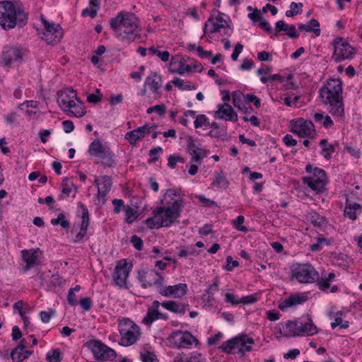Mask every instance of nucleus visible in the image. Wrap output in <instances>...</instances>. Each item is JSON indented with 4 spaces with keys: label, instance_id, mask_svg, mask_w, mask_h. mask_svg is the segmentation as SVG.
<instances>
[{
    "label": "nucleus",
    "instance_id": "obj_1",
    "mask_svg": "<svg viewBox=\"0 0 362 362\" xmlns=\"http://www.w3.org/2000/svg\"><path fill=\"white\" fill-rule=\"evenodd\" d=\"M180 189H167L160 199L161 206H157L152 211V216L146 219L145 223L150 229L170 227L180 218L185 201L180 195Z\"/></svg>",
    "mask_w": 362,
    "mask_h": 362
},
{
    "label": "nucleus",
    "instance_id": "obj_2",
    "mask_svg": "<svg viewBox=\"0 0 362 362\" xmlns=\"http://www.w3.org/2000/svg\"><path fill=\"white\" fill-rule=\"evenodd\" d=\"M342 82L339 78H329L319 90V98L334 117L341 118L344 115L342 97Z\"/></svg>",
    "mask_w": 362,
    "mask_h": 362
},
{
    "label": "nucleus",
    "instance_id": "obj_3",
    "mask_svg": "<svg viewBox=\"0 0 362 362\" xmlns=\"http://www.w3.org/2000/svg\"><path fill=\"white\" fill-rule=\"evenodd\" d=\"M115 36L122 42H132L141 37L139 19L131 12L121 11L110 20Z\"/></svg>",
    "mask_w": 362,
    "mask_h": 362
},
{
    "label": "nucleus",
    "instance_id": "obj_4",
    "mask_svg": "<svg viewBox=\"0 0 362 362\" xmlns=\"http://www.w3.org/2000/svg\"><path fill=\"white\" fill-rule=\"evenodd\" d=\"M28 22L25 11L10 1H0V26L5 30L24 26Z\"/></svg>",
    "mask_w": 362,
    "mask_h": 362
},
{
    "label": "nucleus",
    "instance_id": "obj_5",
    "mask_svg": "<svg viewBox=\"0 0 362 362\" xmlns=\"http://www.w3.org/2000/svg\"><path fill=\"white\" fill-rule=\"evenodd\" d=\"M57 103L60 108L69 116L81 117L86 114L82 102L77 98L76 90L72 88L59 91Z\"/></svg>",
    "mask_w": 362,
    "mask_h": 362
},
{
    "label": "nucleus",
    "instance_id": "obj_6",
    "mask_svg": "<svg viewBox=\"0 0 362 362\" xmlns=\"http://www.w3.org/2000/svg\"><path fill=\"white\" fill-rule=\"evenodd\" d=\"M255 344V340L247 337L246 334H240L230 339L223 342L220 349L226 354H240L244 356L246 352L252 351V346Z\"/></svg>",
    "mask_w": 362,
    "mask_h": 362
},
{
    "label": "nucleus",
    "instance_id": "obj_7",
    "mask_svg": "<svg viewBox=\"0 0 362 362\" xmlns=\"http://www.w3.org/2000/svg\"><path fill=\"white\" fill-rule=\"evenodd\" d=\"M118 330L121 337L119 344L122 346H131L140 339V327L129 318L123 317L119 320Z\"/></svg>",
    "mask_w": 362,
    "mask_h": 362
},
{
    "label": "nucleus",
    "instance_id": "obj_8",
    "mask_svg": "<svg viewBox=\"0 0 362 362\" xmlns=\"http://www.w3.org/2000/svg\"><path fill=\"white\" fill-rule=\"evenodd\" d=\"M305 170L310 175L303 177V182L317 193L323 192L327 183L326 172L317 167L313 168L310 164L306 165Z\"/></svg>",
    "mask_w": 362,
    "mask_h": 362
},
{
    "label": "nucleus",
    "instance_id": "obj_9",
    "mask_svg": "<svg viewBox=\"0 0 362 362\" xmlns=\"http://www.w3.org/2000/svg\"><path fill=\"white\" fill-rule=\"evenodd\" d=\"M137 279L142 288L156 287L159 291L164 284L165 277L154 269H147L138 271Z\"/></svg>",
    "mask_w": 362,
    "mask_h": 362
},
{
    "label": "nucleus",
    "instance_id": "obj_10",
    "mask_svg": "<svg viewBox=\"0 0 362 362\" xmlns=\"http://www.w3.org/2000/svg\"><path fill=\"white\" fill-rule=\"evenodd\" d=\"M222 30L224 36H230L233 33V28L222 14H218L215 18H209L204 23V33L209 38H212L216 33H221Z\"/></svg>",
    "mask_w": 362,
    "mask_h": 362
},
{
    "label": "nucleus",
    "instance_id": "obj_11",
    "mask_svg": "<svg viewBox=\"0 0 362 362\" xmlns=\"http://www.w3.org/2000/svg\"><path fill=\"white\" fill-rule=\"evenodd\" d=\"M167 339L173 347L177 349H190L193 344H199L198 339L188 331H173Z\"/></svg>",
    "mask_w": 362,
    "mask_h": 362
},
{
    "label": "nucleus",
    "instance_id": "obj_12",
    "mask_svg": "<svg viewBox=\"0 0 362 362\" xmlns=\"http://www.w3.org/2000/svg\"><path fill=\"white\" fill-rule=\"evenodd\" d=\"M45 31L42 33L41 39L48 44L58 43L63 37V30L59 23H50L44 16H40Z\"/></svg>",
    "mask_w": 362,
    "mask_h": 362
},
{
    "label": "nucleus",
    "instance_id": "obj_13",
    "mask_svg": "<svg viewBox=\"0 0 362 362\" xmlns=\"http://www.w3.org/2000/svg\"><path fill=\"white\" fill-rule=\"evenodd\" d=\"M292 277L302 284H312L318 279L319 274L311 264H297L292 269Z\"/></svg>",
    "mask_w": 362,
    "mask_h": 362
},
{
    "label": "nucleus",
    "instance_id": "obj_14",
    "mask_svg": "<svg viewBox=\"0 0 362 362\" xmlns=\"http://www.w3.org/2000/svg\"><path fill=\"white\" fill-rule=\"evenodd\" d=\"M334 53L332 59L337 62H341L345 59L352 58L355 54L354 48L352 47L343 37H336L333 42Z\"/></svg>",
    "mask_w": 362,
    "mask_h": 362
},
{
    "label": "nucleus",
    "instance_id": "obj_15",
    "mask_svg": "<svg viewBox=\"0 0 362 362\" xmlns=\"http://www.w3.org/2000/svg\"><path fill=\"white\" fill-rule=\"evenodd\" d=\"M78 214L81 216V221L79 226L74 225L71 233L76 231V235L73 238L74 243H80L83 240L87 234V230L90 224V217L88 210L85 204L79 202L78 203Z\"/></svg>",
    "mask_w": 362,
    "mask_h": 362
},
{
    "label": "nucleus",
    "instance_id": "obj_16",
    "mask_svg": "<svg viewBox=\"0 0 362 362\" xmlns=\"http://www.w3.org/2000/svg\"><path fill=\"white\" fill-rule=\"evenodd\" d=\"M291 131L300 137L313 139L315 136V126L312 121L303 118L291 121Z\"/></svg>",
    "mask_w": 362,
    "mask_h": 362
},
{
    "label": "nucleus",
    "instance_id": "obj_17",
    "mask_svg": "<svg viewBox=\"0 0 362 362\" xmlns=\"http://www.w3.org/2000/svg\"><path fill=\"white\" fill-rule=\"evenodd\" d=\"M86 346L97 359H112L116 356L115 350L106 346L99 340H89L86 342Z\"/></svg>",
    "mask_w": 362,
    "mask_h": 362
},
{
    "label": "nucleus",
    "instance_id": "obj_18",
    "mask_svg": "<svg viewBox=\"0 0 362 362\" xmlns=\"http://www.w3.org/2000/svg\"><path fill=\"white\" fill-rule=\"evenodd\" d=\"M132 267V264L128 262L126 259H122L117 263L112 274V279L117 286L120 288L126 287L127 279Z\"/></svg>",
    "mask_w": 362,
    "mask_h": 362
},
{
    "label": "nucleus",
    "instance_id": "obj_19",
    "mask_svg": "<svg viewBox=\"0 0 362 362\" xmlns=\"http://www.w3.org/2000/svg\"><path fill=\"white\" fill-rule=\"evenodd\" d=\"M23 56L21 48L18 47H7L3 51L0 63L5 66H11L14 62H21L23 60Z\"/></svg>",
    "mask_w": 362,
    "mask_h": 362
},
{
    "label": "nucleus",
    "instance_id": "obj_20",
    "mask_svg": "<svg viewBox=\"0 0 362 362\" xmlns=\"http://www.w3.org/2000/svg\"><path fill=\"white\" fill-rule=\"evenodd\" d=\"M161 303L158 300H154L152 305L148 308L146 315L144 317L142 322L146 326H151L152 323L159 319L167 320L168 316L165 313L159 311Z\"/></svg>",
    "mask_w": 362,
    "mask_h": 362
},
{
    "label": "nucleus",
    "instance_id": "obj_21",
    "mask_svg": "<svg viewBox=\"0 0 362 362\" xmlns=\"http://www.w3.org/2000/svg\"><path fill=\"white\" fill-rule=\"evenodd\" d=\"M187 291V285L186 284H178L174 286H162L158 293L165 297L180 298L185 296Z\"/></svg>",
    "mask_w": 362,
    "mask_h": 362
},
{
    "label": "nucleus",
    "instance_id": "obj_22",
    "mask_svg": "<svg viewBox=\"0 0 362 362\" xmlns=\"http://www.w3.org/2000/svg\"><path fill=\"white\" fill-rule=\"evenodd\" d=\"M95 184L98 187L97 197L99 203L105 204L106 196L112 187V181L109 176H103L95 180Z\"/></svg>",
    "mask_w": 362,
    "mask_h": 362
},
{
    "label": "nucleus",
    "instance_id": "obj_23",
    "mask_svg": "<svg viewBox=\"0 0 362 362\" xmlns=\"http://www.w3.org/2000/svg\"><path fill=\"white\" fill-rule=\"evenodd\" d=\"M144 85L148 87L156 100L160 98L161 94L160 93V88L162 86V78L159 74L156 72H152L146 77Z\"/></svg>",
    "mask_w": 362,
    "mask_h": 362
},
{
    "label": "nucleus",
    "instance_id": "obj_24",
    "mask_svg": "<svg viewBox=\"0 0 362 362\" xmlns=\"http://www.w3.org/2000/svg\"><path fill=\"white\" fill-rule=\"evenodd\" d=\"M156 127L149 126L145 124L142 127H139L132 131L127 132L124 136V138L128 140L131 144H135L136 141L144 138L146 135L148 134L151 129Z\"/></svg>",
    "mask_w": 362,
    "mask_h": 362
},
{
    "label": "nucleus",
    "instance_id": "obj_25",
    "mask_svg": "<svg viewBox=\"0 0 362 362\" xmlns=\"http://www.w3.org/2000/svg\"><path fill=\"white\" fill-rule=\"evenodd\" d=\"M218 107V109L214 115L216 117L230 122H236L238 120V115L229 104H219Z\"/></svg>",
    "mask_w": 362,
    "mask_h": 362
},
{
    "label": "nucleus",
    "instance_id": "obj_26",
    "mask_svg": "<svg viewBox=\"0 0 362 362\" xmlns=\"http://www.w3.org/2000/svg\"><path fill=\"white\" fill-rule=\"evenodd\" d=\"M22 256L23 260L26 262V265L23 267L25 272L28 271L32 267L38 265L40 263L39 250H23Z\"/></svg>",
    "mask_w": 362,
    "mask_h": 362
},
{
    "label": "nucleus",
    "instance_id": "obj_27",
    "mask_svg": "<svg viewBox=\"0 0 362 362\" xmlns=\"http://www.w3.org/2000/svg\"><path fill=\"white\" fill-rule=\"evenodd\" d=\"M298 325V332L294 331L293 336L299 335H314L318 332L317 327L313 322L310 317H307L305 321H301Z\"/></svg>",
    "mask_w": 362,
    "mask_h": 362
},
{
    "label": "nucleus",
    "instance_id": "obj_28",
    "mask_svg": "<svg viewBox=\"0 0 362 362\" xmlns=\"http://www.w3.org/2000/svg\"><path fill=\"white\" fill-rule=\"evenodd\" d=\"M24 341L25 339L21 340L20 344L11 351V358L13 362H22L33 354V351L25 350Z\"/></svg>",
    "mask_w": 362,
    "mask_h": 362
},
{
    "label": "nucleus",
    "instance_id": "obj_29",
    "mask_svg": "<svg viewBox=\"0 0 362 362\" xmlns=\"http://www.w3.org/2000/svg\"><path fill=\"white\" fill-rule=\"evenodd\" d=\"M308 297L304 295L294 294L289 296L288 298H286L284 301H282L279 308L281 310H284L285 309L292 307L293 305H299L305 301H306Z\"/></svg>",
    "mask_w": 362,
    "mask_h": 362
},
{
    "label": "nucleus",
    "instance_id": "obj_30",
    "mask_svg": "<svg viewBox=\"0 0 362 362\" xmlns=\"http://www.w3.org/2000/svg\"><path fill=\"white\" fill-rule=\"evenodd\" d=\"M361 213V206L360 204L351 202L348 198L346 199V206L344 209V216L351 220L357 218V214Z\"/></svg>",
    "mask_w": 362,
    "mask_h": 362
},
{
    "label": "nucleus",
    "instance_id": "obj_31",
    "mask_svg": "<svg viewBox=\"0 0 362 362\" xmlns=\"http://www.w3.org/2000/svg\"><path fill=\"white\" fill-rule=\"evenodd\" d=\"M160 303L161 306H163L164 308L173 313L183 315L186 312V305L185 303H182L181 302L167 300Z\"/></svg>",
    "mask_w": 362,
    "mask_h": 362
},
{
    "label": "nucleus",
    "instance_id": "obj_32",
    "mask_svg": "<svg viewBox=\"0 0 362 362\" xmlns=\"http://www.w3.org/2000/svg\"><path fill=\"white\" fill-rule=\"evenodd\" d=\"M319 144L322 147L320 155L327 160L331 158L332 154L335 151L336 148L339 146L337 142L329 144L328 140L325 139H321Z\"/></svg>",
    "mask_w": 362,
    "mask_h": 362
},
{
    "label": "nucleus",
    "instance_id": "obj_33",
    "mask_svg": "<svg viewBox=\"0 0 362 362\" xmlns=\"http://www.w3.org/2000/svg\"><path fill=\"white\" fill-rule=\"evenodd\" d=\"M173 362H209L207 359L202 354L197 352H193L189 357L182 358L180 354L177 355Z\"/></svg>",
    "mask_w": 362,
    "mask_h": 362
},
{
    "label": "nucleus",
    "instance_id": "obj_34",
    "mask_svg": "<svg viewBox=\"0 0 362 362\" xmlns=\"http://www.w3.org/2000/svg\"><path fill=\"white\" fill-rule=\"evenodd\" d=\"M305 218L315 227L320 228L325 222V218L314 211H309L306 214Z\"/></svg>",
    "mask_w": 362,
    "mask_h": 362
},
{
    "label": "nucleus",
    "instance_id": "obj_35",
    "mask_svg": "<svg viewBox=\"0 0 362 362\" xmlns=\"http://www.w3.org/2000/svg\"><path fill=\"white\" fill-rule=\"evenodd\" d=\"M107 148L98 139L94 140L88 148V153L91 156L99 157Z\"/></svg>",
    "mask_w": 362,
    "mask_h": 362
},
{
    "label": "nucleus",
    "instance_id": "obj_36",
    "mask_svg": "<svg viewBox=\"0 0 362 362\" xmlns=\"http://www.w3.org/2000/svg\"><path fill=\"white\" fill-rule=\"evenodd\" d=\"M171 82L175 86L182 90H192L197 88L195 85L191 84L189 82L185 83L180 78L176 77Z\"/></svg>",
    "mask_w": 362,
    "mask_h": 362
},
{
    "label": "nucleus",
    "instance_id": "obj_37",
    "mask_svg": "<svg viewBox=\"0 0 362 362\" xmlns=\"http://www.w3.org/2000/svg\"><path fill=\"white\" fill-rule=\"evenodd\" d=\"M114 154L109 149H106L99 158L102 160V163L105 166L111 167L114 164Z\"/></svg>",
    "mask_w": 362,
    "mask_h": 362
},
{
    "label": "nucleus",
    "instance_id": "obj_38",
    "mask_svg": "<svg viewBox=\"0 0 362 362\" xmlns=\"http://www.w3.org/2000/svg\"><path fill=\"white\" fill-rule=\"evenodd\" d=\"M124 211L125 212L126 223L129 224L132 223L137 218V211L129 206L124 207Z\"/></svg>",
    "mask_w": 362,
    "mask_h": 362
},
{
    "label": "nucleus",
    "instance_id": "obj_39",
    "mask_svg": "<svg viewBox=\"0 0 362 362\" xmlns=\"http://www.w3.org/2000/svg\"><path fill=\"white\" fill-rule=\"evenodd\" d=\"M148 52L153 55H157L161 61L163 62H168L169 60L170 57V53L168 51H163L160 52L156 48H155L153 46H151L148 48Z\"/></svg>",
    "mask_w": 362,
    "mask_h": 362
},
{
    "label": "nucleus",
    "instance_id": "obj_40",
    "mask_svg": "<svg viewBox=\"0 0 362 362\" xmlns=\"http://www.w3.org/2000/svg\"><path fill=\"white\" fill-rule=\"evenodd\" d=\"M245 95H243V94L240 90L234 91L232 93L233 105L240 110L245 108V107H243V103L242 100V98Z\"/></svg>",
    "mask_w": 362,
    "mask_h": 362
},
{
    "label": "nucleus",
    "instance_id": "obj_41",
    "mask_svg": "<svg viewBox=\"0 0 362 362\" xmlns=\"http://www.w3.org/2000/svg\"><path fill=\"white\" fill-rule=\"evenodd\" d=\"M334 321L331 323V328L334 329L337 327L339 326L341 329H346L349 327V323L348 321H344L343 319L336 314Z\"/></svg>",
    "mask_w": 362,
    "mask_h": 362
},
{
    "label": "nucleus",
    "instance_id": "obj_42",
    "mask_svg": "<svg viewBox=\"0 0 362 362\" xmlns=\"http://www.w3.org/2000/svg\"><path fill=\"white\" fill-rule=\"evenodd\" d=\"M163 151L162 147L157 146L156 148H152L149 151L150 159L149 163H154L159 159V153H162Z\"/></svg>",
    "mask_w": 362,
    "mask_h": 362
},
{
    "label": "nucleus",
    "instance_id": "obj_43",
    "mask_svg": "<svg viewBox=\"0 0 362 362\" xmlns=\"http://www.w3.org/2000/svg\"><path fill=\"white\" fill-rule=\"evenodd\" d=\"M60 355L59 349H54L47 352L46 358L48 362H60L62 360Z\"/></svg>",
    "mask_w": 362,
    "mask_h": 362
},
{
    "label": "nucleus",
    "instance_id": "obj_44",
    "mask_svg": "<svg viewBox=\"0 0 362 362\" xmlns=\"http://www.w3.org/2000/svg\"><path fill=\"white\" fill-rule=\"evenodd\" d=\"M244 221H245V218L243 216H241V215L238 216L233 222V226L238 231L246 233L248 231V229L246 226H243Z\"/></svg>",
    "mask_w": 362,
    "mask_h": 362
},
{
    "label": "nucleus",
    "instance_id": "obj_45",
    "mask_svg": "<svg viewBox=\"0 0 362 362\" xmlns=\"http://www.w3.org/2000/svg\"><path fill=\"white\" fill-rule=\"evenodd\" d=\"M194 127L196 129L202 127L203 125H209V122L205 115H199L196 117L194 122Z\"/></svg>",
    "mask_w": 362,
    "mask_h": 362
},
{
    "label": "nucleus",
    "instance_id": "obj_46",
    "mask_svg": "<svg viewBox=\"0 0 362 362\" xmlns=\"http://www.w3.org/2000/svg\"><path fill=\"white\" fill-rule=\"evenodd\" d=\"M214 184H216L220 188L226 189L228 187L229 183L224 175L218 174L216 176Z\"/></svg>",
    "mask_w": 362,
    "mask_h": 362
},
{
    "label": "nucleus",
    "instance_id": "obj_47",
    "mask_svg": "<svg viewBox=\"0 0 362 362\" xmlns=\"http://www.w3.org/2000/svg\"><path fill=\"white\" fill-rule=\"evenodd\" d=\"M140 358L142 362H159L154 353L150 351H146L144 354H141Z\"/></svg>",
    "mask_w": 362,
    "mask_h": 362
},
{
    "label": "nucleus",
    "instance_id": "obj_48",
    "mask_svg": "<svg viewBox=\"0 0 362 362\" xmlns=\"http://www.w3.org/2000/svg\"><path fill=\"white\" fill-rule=\"evenodd\" d=\"M298 29L300 30H303V31H305V32L313 33H315V35L316 36H320V33H321V30H320V28H311V26L310 25H308V23H307V24H303V23L300 24L298 25Z\"/></svg>",
    "mask_w": 362,
    "mask_h": 362
},
{
    "label": "nucleus",
    "instance_id": "obj_49",
    "mask_svg": "<svg viewBox=\"0 0 362 362\" xmlns=\"http://www.w3.org/2000/svg\"><path fill=\"white\" fill-rule=\"evenodd\" d=\"M245 101L249 104L253 103L255 107H259L261 105V100L254 94H247L244 96Z\"/></svg>",
    "mask_w": 362,
    "mask_h": 362
},
{
    "label": "nucleus",
    "instance_id": "obj_50",
    "mask_svg": "<svg viewBox=\"0 0 362 362\" xmlns=\"http://www.w3.org/2000/svg\"><path fill=\"white\" fill-rule=\"evenodd\" d=\"M101 94L99 89H96L95 93L89 94L87 97L88 102L97 104L101 101Z\"/></svg>",
    "mask_w": 362,
    "mask_h": 362
},
{
    "label": "nucleus",
    "instance_id": "obj_51",
    "mask_svg": "<svg viewBox=\"0 0 362 362\" xmlns=\"http://www.w3.org/2000/svg\"><path fill=\"white\" fill-rule=\"evenodd\" d=\"M317 286L319 289L322 291L326 292L328 288H330V281H328L325 278H322L320 279H317Z\"/></svg>",
    "mask_w": 362,
    "mask_h": 362
},
{
    "label": "nucleus",
    "instance_id": "obj_52",
    "mask_svg": "<svg viewBox=\"0 0 362 362\" xmlns=\"http://www.w3.org/2000/svg\"><path fill=\"white\" fill-rule=\"evenodd\" d=\"M202 300L204 303L209 305H213L215 303L214 293L211 291H206L202 296Z\"/></svg>",
    "mask_w": 362,
    "mask_h": 362
},
{
    "label": "nucleus",
    "instance_id": "obj_53",
    "mask_svg": "<svg viewBox=\"0 0 362 362\" xmlns=\"http://www.w3.org/2000/svg\"><path fill=\"white\" fill-rule=\"evenodd\" d=\"M288 24L286 23L284 21H279L276 23L274 36H277L281 31H287Z\"/></svg>",
    "mask_w": 362,
    "mask_h": 362
},
{
    "label": "nucleus",
    "instance_id": "obj_54",
    "mask_svg": "<svg viewBox=\"0 0 362 362\" xmlns=\"http://www.w3.org/2000/svg\"><path fill=\"white\" fill-rule=\"evenodd\" d=\"M192 71V67L190 65L187 64L185 62L180 61L179 67L175 71L176 73L182 75L185 73H189Z\"/></svg>",
    "mask_w": 362,
    "mask_h": 362
},
{
    "label": "nucleus",
    "instance_id": "obj_55",
    "mask_svg": "<svg viewBox=\"0 0 362 362\" xmlns=\"http://www.w3.org/2000/svg\"><path fill=\"white\" fill-rule=\"evenodd\" d=\"M131 243L136 250H141L143 249L144 243L142 239L139 236L136 235H132L131 238Z\"/></svg>",
    "mask_w": 362,
    "mask_h": 362
},
{
    "label": "nucleus",
    "instance_id": "obj_56",
    "mask_svg": "<svg viewBox=\"0 0 362 362\" xmlns=\"http://www.w3.org/2000/svg\"><path fill=\"white\" fill-rule=\"evenodd\" d=\"M79 304L86 311H89L93 306L91 299L88 297L82 298L79 301Z\"/></svg>",
    "mask_w": 362,
    "mask_h": 362
},
{
    "label": "nucleus",
    "instance_id": "obj_57",
    "mask_svg": "<svg viewBox=\"0 0 362 362\" xmlns=\"http://www.w3.org/2000/svg\"><path fill=\"white\" fill-rule=\"evenodd\" d=\"M197 198L205 206L213 207L217 206L216 202L206 198L204 195H198Z\"/></svg>",
    "mask_w": 362,
    "mask_h": 362
},
{
    "label": "nucleus",
    "instance_id": "obj_58",
    "mask_svg": "<svg viewBox=\"0 0 362 362\" xmlns=\"http://www.w3.org/2000/svg\"><path fill=\"white\" fill-rule=\"evenodd\" d=\"M112 204L114 206V212L115 214H119L122 208L124 209V207H126L122 199H115L112 200Z\"/></svg>",
    "mask_w": 362,
    "mask_h": 362
},
{
    "label": "nucleus",
    "instance_id": "obj_59",
    "mask_svg": "<svg viewBox=\"0 0 362 362\" xmlns=\"http://www.w3.org/2000/svg\"><path fill=\"white\" fill-rule=\"evenodd\" d=\"M153 108L154 110V112H157L159 117H164L167 110V107L165 104L154 105L153 106Z\"/></svg>",
    "mask_w": 362,
    "mask_h": 362
},
{
    "label": "nucleus",
    "instance_id": "obj_60",
    "mask_svg": "<svg viewBox=\"0 0 362 362\" xmlns=\"http://www.w3.org/2000/svg\"><path fill=\"white\" fill-rule=\"evenodd\" d=\"M225 300L227 303H230L232 305H238L241 300H239L236 296L230 293H226L225 294Z\"/></svg>",
    "mask_w": 362,
    "mask_h": 362
},
{
    "label": "nucleus",
    "instance_id": "obj_61",
    "mask_svg": "<svg viewBox=\"0 0 362 362\" xmlns=\"http://www.w3.org/2000/svg\"><path fill=\"white\" fill-rule=\"evenodd\" d=\"M243 49V45L240 43L236 44L235 46L233 52L231 54V59L233 61H236L239 54L242 52Z\"/></svg>",
    "mask_w": 362,
    "mask_h": 362
},
{
    "label": "nucleus",
    "instance_id": "obj_62",
    "mask_svg": "<svg viewBox=\"0 0 362 362\" xmlns=\"http://www.w3.org/2000/svg\"><path fill=\"white\" fill-rule=\"evenodd\" d=\"M67 301L71 306H76L77 305L76 295L72 290H69L67 295Z\"/></svg>",
    "mask_w": 362,
    "mask_h": 362
},
{
    "label": "nucleus",
    "instance_id": "obj_63",
    "mask_svg": "<svg viewBox=\"0 0 362 362\" xmlns=\"http://www.w3.org/2000/svg\"><path fill=\"white\" fill-rule=\"evenodd\" d=\"M227 265L224 267L227 271H232L233 268L238 267L239 263L236 260H233L230 256L227 257Z\"/></svg>",
    "mask_w": 362,
    "mask_h": 362
},
{
    "label": "nucleus",
    "instance_id": "obj_64",
    "mask_svg": "<svg viewBox=\"0 0 362 362\" xmlns=\"http://www.w3.org/2000/svg\"><path fill=\"white\" fill-rule=\"evenodd\" d=\"M283 141L287 146H295L297 144V141L291 134H286L283 138Z\"/></svg>",
    "mask_w": 362,
    "mask_h": 362
}]
</instances>
